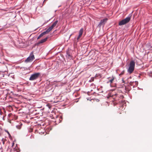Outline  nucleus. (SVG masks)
<instances>
[{
	"instance_id": "obj_1",
	"label": "nucleus",
	"mask_w": 152,
	"mask_h": 152,
	"mask_svg": "<svg viewBox=\"0 0 152 152\" xmlns=\"http://www.w3.org/2000/svg\"><path fill=\"white\" fill-rule=\"evenodd\" d=\"M135 62L133 61H130L129 64V66L127 70L129 74L132 73L134 71V69Z\"/></svg>"
},
{
	"instance_id": "obj_2",
	"label": "nucleus",
	"mask_w": 152,
	"mask_h": 152,
	"mask_svg": "<svg viewBox=\"0 0 152 152\" xmlns=\"http://www.w3.org/2000/svg\"><path fill=\"white\" fill-rule=\"evenodd\" d=\"M131 16V15H129L128 17L120 21L118 23L119 25H124L128 23L130 20Z\"/></svg>"
},
{
	"instance_id": "obj_3",
	"label": "nucleus",
	"mask_w": 152,
	"mask_h": 152,
	"mask_svg": "<svg viewBox=\"0 0 152 152\" xmlns=\"http://www.w3.org/2000/svg\"><path fill=\"white\" fill-rule=\"evenodd\" d=\"M40 75L39 73H37L32 75L29 78L30 80H34L38 78Z\"/></svg>"
},
{
	"instance_id": "obj_4",
	"label": "nucleus",
	"mask_w": 152,
	"mask_h": 152,
	"mask_svg": "<svg viewBox=\"0 0 152 152\" xmlns=\"http://www.w3.org/2000/svg\"><path fill=\"white\" fill-rule=\"evenodd\" d=\"M34 58V56L33 55V52H31L30 56L25 61L26 62H31Z\"/></svg>"
},
{
	"instance_id": "obj_5",
	"label": "nucleus",
	"mask_w": 152,
	"mask_h": 152,
	"mask_svg": "<svg viewBox=\"0 0 152 152\" xmlns=\"http://www.w3.org/2000/svg\"><path fill=\"white\" fill-rule=\"evenodd\" d=\"M107 18H104L103 20H101L99 24L98 25V27L99 28H101V26H102L103 27L104 25L105 24L106 22H107Z\"/></svg>"
},
{
	"instance_id": "obj_6",
	"label": "nucleus",
	"mask_w": 152,
	"mask_h": 152,
	"mask_svg": "<svg viewBox=\"0 0 152 152\" xmlns=\"http://www.w3.org/2000/svg\"><path fill=\"white\" fill-rule=\"evenodd\" d=\"M52 29H47V30L45 31H44L37 38V39H39L40 38L42 37L43 36L45 35V34H47L49 33L51 30Z\"/></svg>"
},
{
	"instance_id": "obj_7",
	"label": "nucleus",
	"mask_w": 152,
	"mask_h": 152,
	"mask_svg": "<svg viewBox=\"0 0 152 152\" xmlns=\"http://www.w3.org/2000/svg\"><path fill=\"white\" fill-rule=\"evenodd\" d=\"M83 29H81L79 32V34L77 38V40H76L77 42H78L79 41L80 38L81 37L82 35L83 34Z\"/></svg>"
},
{
	"instance_id": "obj_8",
	"label": "nucleus",
	"mask_w": 152,
	"mask_h": 152,
	"mask_svg": "<svg viewBox=\"0 0 152 152\" xmlns=\"http://www.w3.org/2000/svg\"><path fill=\"white\" fill-rule=\"evenodd\" d=\"M58 22V20L55 21V22L52 24L51 26L49 28H53L55 27L56 25Z\"/></svg>"
},
{
	"instance_id": "obj_9",
	"label": "nucleus",
	"mask_w": 152,
	"mask_h": 152,
	"mask_svg": "<svg viewBox=\"0 0 152 152\" xmlns=\"http://www.w3.org/2000/svg\"><path fill=\"white\" fill-rule=\"evenodd\" d=\"M48 39V37H46L45 39L41 40L38 42V44H42L45 42L47 41Z\"/></svg>"
},
{
	"instance_id": "obj_10",
	"label": "nucleus",
	"mask_w": 152,
	"mask_h": 152,
	"mask_svg": "<svg viewBox=\"0 0 152 152\" xmlns=\"http://www.w3.org/2000/svg\"><path fill=\"white\" fill-rule=\"evenodd\" d=\"M108 78L109 81L107 83H110V84H111L113 83V81L115 79V77H112L111 78L110 77H109Z\"/></svg>"
},
{
	"instance_id": "obj_11",
	"label": "nucleus",
	"mask_w": 152,
	"mask_h": 152,
	"mask_svg": "<svg viewBox=\"0 0 152 152\" xmlns=\"http://www.w3.org/2000/svg\"><path fill=\"white\" fill-rule=\"evenodd\" d=\"M21 124L19 126V125H17L16 126V127L17 128L19 129H20L21 128Z\"/></svg>"
},
{
	"instance_id": "obj_12",
	"label": "nucleus",
	"mask_w": 152,
	"mask_h": 152,
	"mask_svg": "<svg viewBox=\"0 0 152 152\" xmlns=\"http://www.w3.org/2000/svg\"><path fill=\"white\" fill-rule=\"evenodd\" d=\"M2 142L3 144L4 145V143H5V140L3 138L2 139Z\"/></svg>"
},
{
	"instance_id": "obj_13",
	"label": "nucleus",
	"mask_w": 152,
	"mask_h": 152,
	"mask_svg": "<svg viewBox=\"0 0 152 152\" xmlns=\"http://www.w3.org/2000/svg\"><path fill=\"white\" fill-rule=\"evenodd\" d=\"M133 83H134V82H130L129 83L130 85H131V86H132Z\"/></svg>"
},
{
	"instance_id": "obj_14",
	"label": "nucleus",
	"mask_w": 152,
	"mask_h": 152,
	"mask_svg": "<svg viewBox=\"0 0 152 152\" xmlns=\"http://www.w3.org/2000/svg\"><path fill=\"white\" fill-rule=\"evenodd\" d=\"M124 71H122L121 73L120 74V75H123L124 73Z\"/></svg>"
},
{
	"instance_id": "obj_15",
	"label": "nucleus",
	"mask_w": 152,
	"mask_h": 152,
	"mask_svg": "<svg viewBox=\"0 0 152 152\" xmlns=\"http://www.w3.org/2000/svg\"><path fill=\"white\" fill-rule=\"evenodd\" d=\"M135 83V85L137 86L138 84V82L137 81H135V82H134V83Z\"/></svg>"
},
{
	"instance_id": "obj_16",
	"label": "nucleus",
	"mask_w": 152,
	"mask_h": 152,
	"mask_svg": "<svg viewBox=\"0 0 152 152\" xmlns=\"http://www.w3.org/2000/svg\"><path fill=\"white\" fill-rule=\"evenodd\" d=\"M120 97L121 98V99H123V96H120Z\"/></svg>"
},
{
	"instance_id": "obj_17",
	"label": "nucleus",
	"mask_w": 152,
	"mask_h": 152,
	"mask_svg": "<svg viewBox=\"0 0 152 152\" xmlns=\"http://www.w3.org/2000/svg\"><path fill=\"white\" fill-rule=\"evenodd\" d=\"M115 96H117V97H119V96H118V94H115Z\"/></svg>"
},
{
	"instance_id": "obj_18",
	"label": "nucleus",
	"mask_w": 152,
	"mask_h": 152,
	"mask_svg": "<svg viewBox=\"0 0 152 152\" xmlns=\"http://www.w3.org/2000/svg\"><path fill=\"white\" fill-rule=\"evenodd\" d=\"M12 115V114H11V113L9 114V116H11V115Z\"/></svg>"
},
{
	"instance_id": "obj_19",
	"label": "nucleus",
	"mask_w": 152,
	"mask_h": 152,
	"mask_svg": "<svg viewBox=\"0 0 152 152\" xmlns=\"http://www.w3.org/2000/svg\"><path fill=\"white\" fill-rule=\"evenodd\" d=\"M7 133L10 136V135L9 132H7Z\"/></svg>"
},
{
	"instance_id": "obj_20",
	"label": "nucleus",
	"mask_w": 152,
	"mask_h": 152,
	"mask_svg": "<svg viewBox=\"0 0 152 152\" xmlns=\"http://www.w3.org/2000/svg\"><path fill=\"white\" fill-rule=\"evenodd\" d=\"M14 143H12V146H13L14 145Z\"/></svg>"
},
{
	"instance_id": "obj_21",
	"label": "nucleus",
	"mask_w": 152,
	"mask_h": 152,
	"mask_svg": "<svg viewBox=\"0 0 152 152\" xmlns=\"http://www.w3.org/2000/svg\"><path fill=\"white\" fill-rule=\"evenodd\" d=\"M39 27H38L37 28H39Z\"/></svg>"
}]
</instances>
